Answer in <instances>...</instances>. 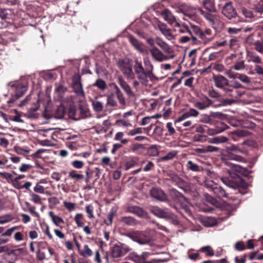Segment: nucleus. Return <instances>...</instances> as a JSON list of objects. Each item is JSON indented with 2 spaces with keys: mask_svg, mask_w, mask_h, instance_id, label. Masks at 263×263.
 Masks as SVG:
<instances>
[{
  "mask_svg": "<svg viewBox=\"0 0 263 263\" xmlns=\"http://www.w3.org/2000/svg\"><path fill=\"white\" fill-rule=\"evenodd\" d=\"M33 191L35 193L39 194H47V192H45V188L39 184V183H36L35 185L33 187Z\"/></svg>",
  "mask_w": 263,
  "mask_h": 263,
  "instance_id": "37998d69",
  "label": "nucleus"
},
{
  "mask_svg": "<svg viewBox=\"0 0 263 263\" xmlns=\"http://www.w3.org/2000/svg\"><path fill=\"white\" fill-rule=\"evenodd\" d=\"M241 12L247 18H251L254 17L253 12L245 8H241Z\"/></svg>",
  "mask_w": 263,
  "mask_h": 263,
  "instance_id": "864d4df0",
  "label": "nucleus"
},
{
  "mask_svg": "<svg viewBox=\"0 0 263 263\" xmlns=\"http://www.w3.org/2000/svg\"><path fill=\"white\" fill-rule=\"evenodd\" d=\"M83 218L82 214H77L74 217V221L78 227H82L84 226V223L82 221Z\"/></svg>",
  "mask_w": 263,
  "mask_h": 263,
  "instance_id": "58836bf2",
  "label": "nucleus"
},
{
  "mask_svg": "<svg viewBox=\"0 0 263 263\" xmlns=\"http://www.w3.org/2000/svg\"><path fill=\"white\" fill-rule=\"evenodd\" d=\"M190 35L191 37L192 43L198 44V39L194 35H196L198 36L202 31L198 26L196 25H191L190 27Z\"/></svg>",
  "mask_w": 263,
  "mask_h": 263,
  "instance_id": "f3484780",
  "label": "nucleus"
},
{
  "mask_svg": "<svg viewBox=\"0 0 263 263\" xmlns=\"http://www.w3.org/2000/svg\"><path fill=\"white\" fill-rule=\"evenodd\" d=\"M120 69L123 73L128 78H133L134 73L131 65L123 61H120L118 63Z\"/></svg>",
  "mask_w": 263,
  "mask_h": 263,
  "instance_id": "9b49d317",
  "label": "nucleus"
},
{
  "mask_svg": "<svg viewBox=\"0 0 263 263\" xmlns=\"http://www.w3.org/2000/svg\"><path fill=\"white\" fill-rule=\"evenodd\" d=\"M187 167L190 170L194 172H198L199 171V166L193 163L192 161H189L186 164Z\"/></svg>",
  "mask_w": 263,
  "mask_h": 263,
  "instance_id": "79ce46f5",
  "label": "nucleus"
},
{
  "mask_svg": "<svg viewBox=\"0 0 263 263\" xmlns=\"http://www.w3.org/2000/svg\"><path fill=\"white\" fill-rule=\"evenodd\" d=\"M93 85L97 86L98 88L102 90H104L106 88V84L105 82L100 79L97 80Z\"/></svg>",
  "mask_w": 263,
  "mask_h": 263,
  "instance_id": "4c0bfd02",
  "label": "nucleus"
},
{
  "mask_svg": "<svg viewBox=\"0 0 263 263\" xmlns=\"http://www.w3.org/2000/svg\"><path fill=\"white\" fill-rule=\"evenodd\" d=\"M216 185L217 184L212 180H206L205 183V186L212 191H213L214 188L216 186Z\"/></svg>",
  "mask_w": 263,
  "mask_h": 263,
  "instance_id": "13d9d810",
  "label": "nucleus"
},
{
  "mask_svg": "<svg viewBox=\"0 0 263 263\" xmlns=\"http://www.w3.org/2000/svg\"><path fill=\"white\" fill-rule=\"evenodd\" d=\"M117 123L119 124L121 126L124 127H132V124L128 121L124 119H119L117 121Z\"/></svg>",
  "mask_w": 263,
  "mask_h": 263,
  "instance_id": "052dcab7",
  "label": "nucleus"
},
{
  "mask_svg": "<svg viewBox=\"0 0 263 263\" xmlns=\"http://www.w3.org/2000/svg\"><path fill=\"white\" fill-rule=\"evenodd\" d=\"M209 95L211 98L214 99H219L220 97L219 93L214 89H211L209 91Z\"/></svg>",
  "mask_w": 263,
  "mask_h": 263,
  "instance_id": "69168bd1",
  "label": "nucleus"
},
{
  "mask_svg": "<svg viewBox=\"0 0 263 263\" xmlns=\"http://www.w3.org/2000/svg\"><path fill=\"white\" fill-rule=\"evenodd\" d=\"M64 206L69 211H72L75 209V204L74 203L64 201L63 202Z\"/></svg>",
  "mask_w": 263,
  "mask_h": 263,
  "instance_id": "0e129e2a",
  "label": "nucleus"
},
{
  "mask_svg": "<svg viewBox=\"0 0 263 263\" xmlns=\"http://www.w3.org/2000/svg\"><path fill=\"white\" fill-rule=\"evenodd\" d=\"M227 32L231 35L237 34L241 31L240 28H237L234 27H229L227 29Z\"/></svg>",
  "mask_w": 263,
  "mask_h": 263,
  "instance_id": "bf43d9fd",
  "label": "nucleus"
},
{
  "mask_svg": "<svg viewBox=\"0 0 263 263\" xmlns=\"http://www.w3.org/2000/svg\"><path fill=\"white\" fill-rule=\"evenodd\" d=\"M199 8L196 9L185 4H183L179 7L177 12L178 13H182L184 16H187L193 20L194 19L197 12H199Z\"/></svg>",
  "mask_w": 263,
  "mask_h": 263,
  "instance_id": "0eeeda50",
  "label": "nucleus"
},
{
  "mask_svg": "<svg viewBox=\"0 0 263 263\" xmlns=\"http://www.w3.org/2000/svg\"><path fill=\"white\" fill-rule=\"evenodd\" d=\"M69 176L79 181L83 179L84 176L81 174H77L75 171H72L69 173Z\"/></svg>",
  "mask_w": 263,
  "mask_h": 263,
  "instance_id": "a18cd8bd",
  "label": "nucleus"
},
{
  "mask_svg": "<svg viewBox=\"0 0 263 263\" xmlns=\"http://www.w3.org/2000/svg\"><path fill=\"white\" fill-rule=\"evenodd\" d=\"M200 221L205 227H211L216 224V219L212 217H202Z\"/></svg>",
  "mask_w": 263,
  "mask_h": 263,
  "instance_id": "412c9836",
  "label": "nucleus"
},
{
  "mask_svg": "<svg viewBox=\"0 0 263 263\" xmlns=\"http://www.w3.org/2000/svg\"><path fill=\"white\" fill-rule=\"evenodd\" d=\"M66 88L62 85L58 86L55 89V92L59 97H63L64 92L66 91Z\"/></svg>",
  "mask_w": 263,
  "mask_h": 263,
  "instance_id": "3c124183",
  "label": "nucleus"
},
{
  "mask_svg": "<svg viewBox=\"0 0 263 263\" xmlns=\"http://www.w3.org/2000/svg\"><path fill=\"white\" fill-rule=\"evenodd\" d=\"M134 62V69L137 75V79L140 81L142 85L144 86L147 85L148 78L151 81H154L156 79V77L153 72L154 69L153 65L148 57L143 58L144 68L142 65V62L138 59H135Z\"/></svg>",
  "mask_w": 263,
  "mask_h": 263,
  "instance_id": "f257e3e1",
  "label": "nucleus"
},
{
  "mask_svg": "<svg viewBox=\"0 0 263 263\" xmlns=\"http://www.w3.org/2000/svg\"><path fill=\"white\" fill-rule=\"evenodd\" d=\"M133 241L140 245H145L148 242L149 238L142 232L137 231L129 235Z\"/></svg>",
  "mask_w": 263,
  "mask_h": 263,
  "instance_id": "9d476101",
  "label": "nucleus"
},
{
  "mask_svg": "<svg viewBox=\"0 0 263 263\" xmlns=\"http://www.w3.org/2000/svg\"><path fill=\"white\" fill-rule=\"evenodd\" d=\"M213 192L219 198L227 197V194L225 191L218 184H217L216 186L214 188Z\"/></svg>",
  "mask_w": 263,
  "mask_h": 263,
  "instance_id": "cd10ccee",
  "label": "nucleus"
},
{
  "mask_svg": "<svg viewBox=\"0 0 263 263\" xmlns=\"http://www.w3.org/2000/svg\"><path fill=\"white\" fill-rule=\"evenodd\" d=\"M49 215L51 218L53 223L56 226H59L60 223H64V222L63 219L59 216L54 215L53 212L50 211L49 212Z\"/></svg>",
  "mask_w": 263,
  "mask_h": 263,
  "instance_id": "c85d7f7f",
  "label": "nucleus"
},
{
  "mask_svg": "<svg viewBox=\"0 0 263 263\" xmlns=\"http://www.w3.org/2000/svg\"><path fill=\"white\" fill-rule=\"evenodd\" d=\"M86 212L88 214L89 218L92 219L94 217L93 214V208L91 205H88L85 208Z\"/></svg>",
  "mask_w": 263,
  "mask_h": 263,
  "instance_id": "4d7b16f0",
  "label": "nucleus"
},
{
  "mask_svg": "<svg viewBox=\"0 0 263 263\" xmlns=\"http://www.w3.org/2000/svg\"><path fill=\"white\" fill-rule=\"evenodd\" d=\"M128 211L129 212L134 213L139 217L145 218L147 217L146 212L138 206H130L128 209Z\"/></svg>",
  "mask_w": 263,
  "mask_h": 263,
  "instance_id": "aec40b11",
  "label": "nucleus"
},
{
  "mask_svg": "<svg viewBox=\"0 0 263 263\" xmlns=\"http://www.w3.org/2000/svg\"><path fill=\"white\" fill-rule=\"evenodd\" d=\"M9 91L14 92V95L20 98L27 91L28 84L25 81H16L8 84Z\"/></svg>",
  "mask_w": 263,
  "mask_h": 263,
  "instance_id": "7ed1b4c3",
  "label": "nucleus"
},
{
  "mask_svg": "<svg viewBox=\"0 0 263 263\" xmlns=\"http://www.w3.org/2000/svg\"><path fill=\"white\" fill-rule=\"evenodd\" d=\"M198 37L200 40L198 39V44L200 43H202L204 44H207L208 43L211 41L213 38L214 35H206L205 34L202 33V31L200 33Z\"/></svg>",
  "mask_w": 263,
  "mask_h": 263,
  "instance_id": "5701e85b",
  "label": "nucleus"
},
{
  "mask_svg": "<svg viewBox=\"0 0 263 263\" xmlns=\"http://www.w3.org/2000/svg\"><path fill=\"white\" fill-rule=\"evenodd\" d=\"M26 206L28 211L33 216L37 218H40V214L36 211V208L34 206L31 205L29 202H25Z\"/></svg>",
  "mask_w": 263,
  "mask_h": 263,
  "instance_id": "473e14b6",
  "label": "nucleus"
},
{
  "mask_svg": "<svg viewBox=\"0 0 263 263\" xmlns=\"http://www.w3.org/2000/svg\"><path fill=\"white\" fill-rule=\"evenodd\" d=\"M222 13L229 20L235 17L237 15L236 11L230 2L224 4L222 9Z\"/></svg>",
  "mask_w": 263,
  "mask_h": 263,
  "instance_id": "1a4fd4ad",
  "label": "nucleus"
},
{
  "mask_svg": "<svg viewBox=\"0 0 263 263\" xmlns=\"http://www.w3.org/2000/svg\"><path fill=\"white\" fill-rule=\"evenodd\" d=\"M228 140L227 137L220 136L209 139L208 142L212 144H220L227 142Z\"/></svg>",
  "mask_w": 263,
  "mask_h": 263,
  "instance_id": "b1692460",
  "label": "nucleus"
},
{
  "mask_svg": "<svg viewBox=\"0 0 263 263\" xmlns=\"http://www.w3.org/2000/svg\"><path fill=\"white\" fill-rule=\"evenodd\" d=\"M92 105L93 109L98 112H101L103 109V103L100 101L95 99L91 100Z\"/></svg>",
  "mask_w": 263,
  "mask_h": 263,
  "instance_id": "c756f323",
  "label": "nucleus"
},
{
  "mask_svg": "<svg viewBox=\"0 0 263 263\" xmlns=\"http://www.w3.org/2000/svg\"><path fill=\"white\" fill-rule=\"evenodd\" d=\"M237 78L244 83L249 84L251 82L250 78L245 74H239Z\"/></svg>",
  "mask_w": 263,
  "mask_h": 263,
  "instance_id": "6e6d98bb",
  "label": "nucleus"
},
{
  "mask_svg": "<svg viewBox=\"0 0 263 263\" xmlns=\"http://www.w3.org/2000/svg\"><path fill=\"white\" fill-rule=\"evenodd\" d=\"M118 82L127 95L132 96L134 95L130 86L122 78H118Z\"/></svg>",
  "mask_w": 263,
  "mask_h": 263,
  "instance_id": "6ab92c4d",
  "label": "nucleus"
},
{
  "mask_svg": "<svg viewBox=\"0 0 263 263\" xmlns=\"http://www.w3.org/2000/svg\"><path fill=\"white\" fill-rule=\"evenodd\" d=\"M151 196L161 201H166L167 196L164 192L159 188H153L150 191Z\"/></svg>",
  "mask_w": 263,
  "mask_h": 263,
  "instance_id": "ddd939ff",
  "label": "nucleus"
},
{
  "mask_svg": "<svg viewBox=\"0 0 263 263\" xmlns=\"http://www.w3.org/2000/svg\"><path fill=\"white\" fill-rule=\"evenodd\" d=\"M255 49L258 52L263 53V39L254 43Z\"/></svg>",
  "mask_w": 263,
  "mask_h": 263,
  "instance_id": "a19ab883",
  "label": "nucleus"
},
{
  "mask_svg": "<svg viewBox=\"0 0 263 263\" xmlns=\"http://www.w3.org/2000/svg\"><path fill=\"white\" fill-rule=\"evenodd\" d=\"M30 200L35 204H42V200L41 197L37 194L31 192L29 194Z\"/></svg>",
  "mask_w": 263,
  "mask_h": 263,
  "instance_id": "f704fd0d",
  "label": "nucleus"
},
{
  "mask_svg": "<svg viewBox=\"0 0 263 263\" xmlns=\"http://www.w3.org/2000/svg\"><path fill=\"white\" fill-rule=\"evenodd\" d=\"M79 254L83 257H88L92 255V251L89 247L88 245H85L83 246V249L79 250Z\"/></svg>",
  "mask_w": 263,
  "mask_h": 263,
  "instance_id": "393cba45",
  "label": "nucleus"
},
{
  "mask_svg": "<svg viewBox=\"0 0 263 263\" xmlns=\"http://www.w3.org/2000/svg\"><path fill=\"white\" fill-rule=\"evenodd\" d=\"M72 87L73 91L78 97L82 99L85 98V92L79 74H76L73 76L72 80Z\"/></svg>",
  "mask_w": 263,
  "mask_h": 263,
  "instance_id": "20e7f679",
  "label": "nucleus"
},
{
  "mask_svg": "<svg viewBox=\"0 0 263 263\" xmlns=\"http://www.w3.org/2000/svg\"><path fill=\"white\" fill-rule=\"evenodd\" d=\"M136 164V161L133 160L131 159L126 162L125 167L126 170H129V168L133 167Z\"/></svg>",
  "mask_w": 263,
  "mask_h": 263,
  "instance_id": "774afa93",
  "label": "nucleus"
},
{
  "mask_svg": "<svg viewBox=\"0 0 263 263\" xmlns=\"http://www.w3.org/2000/svg\"><path fill=\"white\" fill-rule=\"evenodd\" d=\"M111 254L114 257L117 258L120 257L122 254L120 247L117 245L114 246L112 249Z\"/></svg>",
  "mask_w": 263,
  "mask_h": 263,
  "instance_id": "c9c22d12",
  "label": "nucleus"
},
{
  "mask_svg": "<svg viewBox=\"0 0 263 263\" xmlns=\"http://www.w3.org/2000/svg\"><path fill=\"white\" fill-rule=\"evenodd\" d=\"M201 250L202 252H205L207 255L212 256L214 255V251L210 246H205L201 248Z\"/></svg>",
  "mask_w": 263,
  "mask_h": 263,
  "instance_id": "603ef678",
  "label": "nucleus"
},
{
  "mask_svg": "<svg viewBox=\"0 0 263 263\" xmlns=\"http://www.w3.org/2000/svg\"><path fill=\"white\" fill-rule=\"evenodd\" d=\"M0 218H2V219H0V222H3V223L1 224H5L11 221L13 219L12 217L10 215H5L4 216L0 217Z\"/></svg>",
  "mask_w": 263,
  "mask_h": 263,
  "instance_id": "e2e57ef3",
  "label": "nucleus"
},
{
  "mask_svg": "<svg viewBox=\"0 0 263 263\" xmlns=\"http://www.w3.org/2000/svg\"><path fill=\"white\" fill-rule=\"evenodd\" d=\"M129 42L135 48L138 50L140 53H146L147 50L146 49L145 47L143 44L140 42L136 38L133 36H129Z\"/></svg>",
  "mask_w": 263,
  "mask_h": 263,
  "instance_id": "dca6fc26",
  "label": "nucleus"
},
{
  "mask_svg": "<svg viewBox=\"0 0 263 263\" xmlns=\"http://www.w3.org/2000/svg\"><path fill=\"white\" fill-rule=\"evenodd\" d=\"M149 52L152 58L154 60L159 62L173 59L175 57L173 54H171L170 55H165L163 51H161L157 47L151 48L149 50Z\"/></svg>",
  "mask_w": 263,
  "mask_h": 263,
  "instance_id": "39448f33",
  "label": "nucleus"
},
{
  "mask_svg": "<svg viewBox=\"0 0 263 263\" xmlns=\"http://www.w3.org/2000/svg\"><path fill=\"white\" fill-rule=\"evenodd\" d=\"M72 165L76 168L80 169L83 167L84 163L79 160H74L72 162Z\"/></svg>",
  "mask_w": 263,
  "mask_h": 263,
  "instance_id": "680f3d73",
  "label": "nucleus"
},
{
  "mask_svg": "<svg viewBox=\"0 0 263 263\" xmlns=\"http://www.w3.org/2000/svg\"><path fill=\"white\" fill-rule=\"evenodd\" d=\"M222 162L227 166H229L231 168L233 171H235L237 172H240L242 167L237 164H235L229 161V160L226 159H222Z\"/></svg>",
  "mask_w": 263,
  "mask_h": 263,
  "instance_id": "7c9ffc66",
  "label": "nucleus"
},
{
  "mask_svg": "<svg viewBox=\"0 0 263 263\" xmlns=\"http://www.w3.org/2000/svg\"><path fill=\"white\" fill-rule=\"evenodd\" d=\"M213 79L215 85L218 88H224L229 85L228 80L221 75L214 76Z\"/></svg>",
  "mask_w": 263,
  "mask_h": 263,
  "instance_id": "4468645a",
  "label": "nucleus"
},
{
  "mask_svg": "<svg viewBox=\"0 0 263 263\" xmlns=\"http://www.w3.org/2000/svg\"><path fill=\"white\" fill-rule=\"evenodd\" d=\"M194 106L199 109L203 110L208 107V102L202 103L200 101L195 102L194 103Z\"/></svg>",
  "mask_w": 263,
  "mask_h": 263,
  "instance_id": "8fccbe9b",
  "label": "nucleus"
},
{
  "mask_svg": "<svg viewBox=\"0 0 263 263\" xmlns=\"http://www.w3.org/2000/svg\"><path fill=\"white\" fill-rule=\"evenodd\" d=\"M228 173L230 175L229 177L221 178L222 182L226 185L232 189L240 187L245 189L248 187V184L239 176L234 173H232L230 171H228Z\"/></svg>",
  "mask_w": 263,
  "mask_h": 263,
  "instance_id": "f03ea898",
  "label": "nucleus"
},
{
  "mask_svg": "<svg viewBox=\"0 0 263 263\" xmlns=\"http://www.w3.org/2000/svg\"><path fill=\"white\" fill-rule=\"evenodd\" d=\"M227 150L230 153H239L245 155L247 154L246 150L241 148L239 145H232L227 148Z\"/></svg>",
  "mask_w": 263,
  "mask_h": 263,
  "instance_id": "bb28decb",
  "label": "nucleus"
},
{
  "mask_svg": "<svg viewBox=\"0 0 263 263\" xmlns=\"http://www.w3.org/2000/svg\"><path fill=\"white\" fill-rule=\"evenodd\" d=\"M114 93H111L107 97V102H106V106H109L111 107H117V103L115 99Z\"/></svg>",
  "mask_w": 263,
  "mask_h": 263,
  "instance_id": "2f4dec72",
  "label": "nucleus"
},
{
  "mask_svg": "<svg viewBox=\"0 0 263 263\" xmlns=\"http://www.w3.org/2000/svg\"><path fill=\"white\" fill-rule=\"evenodd\" d=\"M14 150L18 155H25V153L27 154L30 152V150L28 149H24L17 146L14 147Z\"/></svg>",
  "mask_w": 263,
  "mask_h": 263,
  "instance_id": "de8ad7c7",
  "label": "nucleus"
},
{
  "mask_svg": "<svg viewBox=\"0 0 263 263\" xmlns=\"http://www.w3.org/2000/svg\"><path fill=\"white\" fill-rule=\"evenodd\" d=\"M149 253L144 252L142 254L141 256L136 257V259H135V261L138 263H144V260L148 256Z\"/></svg>",
  "mask_w": 263,
  "mask_h": 263,
  "instance_id": "09e8293b",
  "label": "nucleus"
},
{
  "mask_svg": "<svg viewBox=\"0 0 263 263\" xmlns=\"http://www.w3.org/2000/svg\"><path fill=\"white\" fill-rule=\"evenodd\" d=\"M177 154L176 151H172L168 153L166 155L161 157V159L162 161H167L172 159Z\"/></svg>",
  "mask_w": 263,
  "mask_h": 263,
  "instance_id": "c03bdc74",
  "label": "nucleus"
},
{
  "mask_svg": "<svg viewBox=\"0 0 263 263\" xmlns=\"http://www.w3.org/2000/svg\"><path fill=\"white\" fill-rule=\"evenodd\" d=\"M158 28L167 40L172 41L175 39V36L172 33L171 30L167 27L165 24L159 23L158 24Z\"/></svg>",
  "mask_w": 263,
  "mask_h": 263,
  "instance_id": "f8f14e48",
  "label": "nucleus"
},
{
  "mask_svg": "<svg viewBox=\"0 0 263 263\" xmlns=\"http://www.w3.org/2000/svg\"><path fill=\"white\" fill-rule=\"evenodd\" d=\"M156 43L161 48L164 53L171 54L173 52L172 48L160 37L156 38Z\"/></svg>",
  "mask_w": 263,
  "mask_h": 263,
  "instance_id": "a211bd4d",
  "label": "nucleus"
},
{
  "mask_svg": "<svg viewBox=\"0 0 263 263\" xmlns=\"http://www.w3.org/2000/svg\"><path fill=\"white\" fill-rule=\"evenodd\" d=\"M123 136V133L121 132H117L115 135L114 140L115 141H120L122 144H125L128 142V140L126 139H122Z\"/></svg>",
  "mask_w": 263,
  "mask_h": 263,
  "instance_id": "e433bc0d",
  "label": "nucleus"
},
{
  "mask_svg": "<svg viewBox=\"0 0 263 263\" xmlns=\"http://www.w3.org/2000/svg\"><path fill=\"white\" fill-rule=\"evenodd\" d=\"M179 28L178 31L182 33H188L190 35V27L187 26L186 25L183 24L180 25V27H178Z\"/></svg>",
  "mask_w": 263,
  "mask_h": 263,
  "instance_id": "49530a36",
  "label": "nucleus"
},
{
  "mask_svg": "<svg viewBox=\"0 0 263 263\" xmlns=\"http://www.w3.org/2000/svg\"><path fill=\"white\" fill-rule=\"evenodd\" d=\"M151 212L156 216L164 219H172L174 215L167 209H161L158 206H155L151 208Z\"/></svg>",
  "mask_w": 263,
  "mask_h": 263,
  "instance_id": "423d86ee",
  "label": "nucleus"
},
{
  "mask_svg": "<svg viewBox=\"0 0 263 263\" xmlns=\"http://www.w3.org/2000/svg\"><path fill=\"white\" fill-rule=\"evenodd\" d=\"M115 95L120 104L121 105L122 107H124L126 104V100L122 92L120 91V92H118Z\"/></svg>",
  "mask_w": 263,
  "mask_h": 263,
  "instance_id": "ea45409f",
  "label": "nucleus"
},
{
  "mask_svg": "<svg viewBox=\"0 0 263 263\" xmlns=\"http://www.w3.org/2000/svg\"><path fill=\"white\" fill-rule=\"evenodd\" d=\"M120 222L127 226H135L137 224V221L132 217H123L121 218Z\"/></svg>",
  "mask_w": 263,
  "mask_h": 263,
  "instance_id": "a878e982",
  "label": "nucleus"
},
{
  "mask_svg": "<svg viewBox=\"0 0 263 263\" xmlns=\"http://www.w3.org/2000/svg\"><path fill=\"white\" fill-rule=\"evenodd\" d=\"M248 61L249 62H253L255 63H261V61L260 57L252 53H249L247 55Z\"/></svg>",
  "mask_w": 263,
  "mask_h": 263,
  "instance_id": "72a5a7b5",
  "label": "nucleus"
},
{
  "mask_svg": "<svg viewBox=\"0 0 263 263\" xmlns=\"http://www.w3.org/2000/svg\"><path fill=\"white\" fill-rule=\"evenodd\" d=\"M233 68L236 70H241L245 68V65L243 61L238 62L235 64Z\"/></svg>",
  "mask_w": 263,
  "mask_h": 263,
  "instance_id": "5fc2aeb1",
  "label": "nucleus"
},
{
  "mask_svg": "<svg viewBox=\"0 0 263 263\" xmlns=\"http://www.w3.org/2000/svg\"><path fill=\"white\" fill-rule=\"evenodd\" d=\"M198 10L199 12L209 21L214 28L216 27V24L219 22V20L215 15L212 14L213 13L205 12L201 9H199Z\"/></svg>",
  "mask_w": 263,
  "mask_h": 263,
  "instance_id": "2eb2a0df",
  "label": "nucleus"
},
{
  "mask_svg": "<svg viewBox=\"0 0 263 263\" xmlns=\"http://www.w3.org/2000/svg\"><path fill=\"white\" fill-rule=\"evenodd\" d=\"M203 5L206 10L210 13L215 12L216 11L214 0H205Z\"/></svg>",
  "mask_w": 263,
  "mask_h": 263,
  "instance_id": "4be33fe9",
  "label": "nucleus"
},
{
  "mask_svg": "<svg viewBox=\"0 0 263 263\" xmlns=\"http://www.w3.org/2000/svg\"><path fill=\"white\" fill-rule=\"evenodd\" d=\"M31 166L30 164H22L19 168V170L21 172H26L31 169Z\"/></svg>",
  "mask_w": 263,
  "mask_h": 263,
  "instance_id": "338daca9",
  "label": "nucleus"
},
{
  "mask_svg": "<svg viewBox=\"0 0 263 263\" xmlns=\"http://www.w3.org/2000/svg\"><path fill=\"white\" fill-rule=\"evenodd\" d=\"M160 15L170 25L174 27H180V24L170 10L167 9L163 10L161 12Z\"/></svg>",
  "mask_w": 263,
  "mask_h": 263,
  "instance_id": "6e6552de",
  "label": "nucleus"
}]
</instances>
